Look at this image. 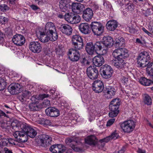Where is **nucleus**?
<instances>
[{
  "label": "nucleus",
  "mask_w": 153,
  "mask_h": 153,
  "mask_svg": "<svg viewBox=\"0 0 153 153\" xmlns=\"http://www.w3.org/2000/svg\"><path fill=\"white\" fill-rule=\"evenodd\" d=\"M151 58L149 53L146 51L141 52L137 58V64L139 67H148L149 63H150Z\"/></svg>",
  "instance_id": "obj_1"
},
{
  "label": "nucleus",
  "mask_w": 153,
  "mask_h": 153,
  "mask_svg": "<svg viewBox=\"0 0 153 153\" xmlns=\"http://www.w3.org/2000/svg\"><path fill=\"white\" fill-rule=\"evenodd\" d=\"M65 142L75 151L78 152H82L83 151V149L80 147L83 144L78 139L67 138L65 140Z\"/></svg>",
  "instance_id": "obj_2"
},
{
  "label": "nucleus",
  "mask_w": 153,
  "mask_h": 153,
  "mask_svg": "<svg viewBox=\"0 0 153 153\" xmlns=\"http://www.w3.org/2000/svg\"><path fill=\"white\" fill-rule=\"evenodd\" d=\"M91 30L94 35L100 36L104 31V27L103 24L100 22H93L90 24Z\"/></svg>",
  "instance_id": "obj_3"
},
{
  "label": "nucleus",
  "mask_w": 153,
  "mask_h": 153,
  "mask_svg": "<svg viewBox=\"0 0 153 153\" xmlns=\"http://www.w3.org/2000/svg\"><path fill=\"white\" fill-rule=\"evenodd\" d=\"M20 127L22 131L25 132L30 138H34L37 134L36 131L35 129L26 123H20Z\"/></svg>",
  "instance_id": "obj_4"
},
{
  "label": "nucleus",
  "mask_w": 153,
  "mask_h": 153,
  "mask_svg": "<svg viewBox=\"0 0 153 153\" xmlns=\"http://www.w3.org/2000/svg\"><path fill=\"white\" fill-rule=\"evenodd\" d=\"M112 53V55L115 59H125L129 56L128 50L125 48H117Z\"/></svg>",
  "instance_id": "obj_5"
},
{
  "label": "nucleus",
  "mask_w": 153,
  "mask_h": 153,
  "mask_svg": "<svg viewBox=\"0 0 153 153\" xmlns=\"http://www.w3.org/2000/svg\"><path fill=\"white\" fill-rule=\"evenodd\" d=\"M65 19L72 24H76L79 22L81 21L80 16L76 14L69 13L65 14Z\"/></svg>",
  "instance_id": "obj_6"
},
{
  "label": "nucleus",
  "mask_w": 153,
  "mask_h": 153,
  "mask_svg": "<svg viewBox=\"0 0 153 153\" xmlns=\"http://www.w3.org/2000/svg\"><path fill=\"white\" fill-rule=\"evenodd\" d=\"M135 126L134 121L132 120H129L123 123L120 126L124 132L130 133L133 131Z\"/></svg>",
  "instance_id": "obj_7"
},
{
  "label": "nucleus",
  "mask_w": 153,
  "mask_h": 153,
  "mask_svg": "<svg viewBox=\"0 0 153 153\" xmlns=\"http://www.w3.org/2000/svg\"><path fill=\"white\" fill-rule=\"evenodd\" d=\"M100 70L102 72L101 75L106 79L110 78L114 72L112 68L110 65L106 64L102 66Z\"/></svg>",
  "instance_id": "obj_8"
},
{
  "label": "nucleus",
  "mask_w": 153,
  "mask_h": 153,
  "mask_svg": "<svg viewBox=\"0 0 153 153\" xmlns=\"http://www.w3.org/2000/svg\"><path fill=\"white\" fill-rule=\"evenodd\" d=\"M86 74L88 77L92 80L96 79L99 75L97 68L95 67L92 66L87 68Z\"/></svg>",
  "instance_id": "obj_9"
},
{
  "label": "nucleus",
  "mask_w": 153,
  "mask_h": 153,
  "mask_svg": "<svg viewBox=\"0 0 153 153\" xmlns=\"http://www.w3.org/2000/svg\"><path fill=\"white\" fill-rule=\"evenodd\" d=\"M7 89L9 92L13 95L16 94L20 93L22 91L21 86L18 83L11 84Z\"/></svg>",
  "instance_id": "obj_10"
},
{
  "label": "nucleus",
  "mask_w": 153,
  "mask_h": 153,
  "mask_svg": "<svg viewBox=\"0 0 153 153\" xmlns=\"http://www.w3.org/2000/svg\"><path fill=\"white\" fill-rule=\"evenodd\" d=\"M105 88L103 83L101 80H96L93 84L92 89L96 93H100L102 91L103 92Z\"/></svg>",
  "instance_id": "obj_11"
},
{
  "label": "nucleus",
  "mask_w": 153,
  "mask_h": 153,
  "mask_svg": "<svg viewBox=\"0 0 153 153\" xmlns=\"http://www.w3.org/2000/svg\"><path fill=\"white\" fill-rule=\"evenodd\" d=\"M69 59L71 61L74 62L78 61L80 57V55L79 51H75L73 49L69 50L67 54Z\"/></svg>",
  "instance_id": "obj_12"
},
{
  "label": "nucleus",
  "mask_w": 153,
  "mask_h": 153,
  "mask_svg": "<svg viewBox=\"0 0 153 153\" xmlns=\"http://www.w3.org/2000/svg\"><path fill=\"white\" fill-rule=\"evenodd\" d=\"M29 48L32 52L37 53H40L42 49L41 45L39 42L36 41L30 42L29 45Z\"/></svg>",
  "instance_id": "obj_13"
},
{
  "label": "nucleus",
  "mask_w": 153,
  "mask_h": 153,
  "mask_svg": "<svg viewBox=\"0 0 153 153\" xmlns=\"http://www.w3.org/2000/svg\"><path fill=\"white\" fill-rule=\"evenodd\" d=\"M12 41L16 45L21 46L23 45L25 43V39L23 35L16 34L13 36Z\"/></svg>",
  "instance_id": "obj_14"
},
{
  "label": "nucleus",
  "mask_w": 153,
  "mask_h": 153,
  "mask_svg": "<svg viewBox=\"0 0 153 153\" xmlns=\"http://www.w3.org/2000/svg\"><path fill=\"white\" fill-rule=\"evenodd\" d=\"M82 12L83 13L82 18L86 22L90 21L93 17V11L89 7L85 8Z\"/></svg>",
  "instance_id": "obj_15"
},
{
  "label": "nucleus",
  "mask_w": 153,
  "mask_h": 153,
  "mask_svg": "<svg viewBox=\"0 0 153 153\" xmlns=\"http://www.w3.org/2000/svg\"><path fill=\"white\" fill-rule=\"evenodd\" d=\"M116 91L117 90L114 87L109 86L105 88L103 92L105 94V98L109 99L112 98L115 95Z\"/></svg>",
  "instance_id": "obj_16"
},
{
  "label": "nucleus",
  "mask_w": 153,
  "mask_h": 153,
  "mask_svg": "<svg viewBox=\"0 0 153 153\" xmlns=\"http://www.w3.org/2000/svg\"><path fill=\"white\" fill-rule=\"evenodd\" d=\"M66 149L65 147L61 144L52 145L49 148L50 151L53 153H63Z\"/></svg>",
  "instance_id": "obj_17"
},
{
  "label": "nucleus",
  "mask_w": 153,
  "mask_h": 153,
  "mask_svg": "<svg viewBox=\"0 0 153 153\" xmlns=\"http://www.w3.org/2000/svg\"><path fill=\"white\" fill-rule=\"evenodd\" d=\"M46 114L52 117H56L59 115V111L54 107H48L45 110Z\"/></svg>",
  "instance_id": "obj_18"
},
{
  "label": "nucleus",
  "mask_w": 153,
  "mask_h": 153,
  "mask_svg": "<svg viewBox=\"0 0 153 153\" xmlns=\"http://www.w3.org/2000/svg\"><path fill=\"white\" fill-rule=\"evenodd\" d=\"M59 29L63 33L67 36H70L72 34V28L68 24H64L61 25Z\"/></svg>",
  "instance_id": "obj_19"
},
{
  "label": "nucleus",
  "mask_w": 153,
  "mask_h": 153,
  "mask_svg": "<svg viewBox=\"0 0 153 153\" xmlns=\"http://www.w3.org/2000/svg\"><path fill=\"white\" fill-rule=\"evenodd\" d=\"M85 141L86 143L88 144L94 146L97 144L98 145H100L101 148L103 147L101 146V143H99L100 140L98 141V139L94 135L88 136L87 138L85 139Z\"/></svg>",
  "instance_id": "obj_20"
},
{
  "label": "nucleus",
  "mask_w": 153,
  "mask_h": 153,
  "mask_svg": "<svg viewBox=\"0 0 153 153\" xmlns=\"http://www.w3.org/2000/svg\"><path fill=\"white\" fill-rule=\"evenodd\" d=\"M118 137H119L118 134L117 132L116 131H115L113 132L110 135L100 140L99 143H101L102 147H103L105 145V142L107 143L112 139H116L118 138Z\"/></svg>",
  "instance_id": "obj_21"
},
{
  "label": "nucleus",
  "mask_w": 153,
  "mask_h": 153,
  "mask_svg": "<svg viewBox=\"0 0 153 153\" xmlns=\"http://www.w3.org/2000/svg\"><path fill=\"white\" fill-rule=\"evenodd\" d=\"M71 7L73 12L80 14L84 10L85 6L80 3L73 2Z\"/></svg>",
  "instance_id": "obj_22"
},
{
  "label": "nucleus",
  "mask_w": 153,
  "mask_h": 153,
  "mask_svg": "<svg viewBox=\"0 0 153 153\" xmlns=\"http://www.w3.org/2000/svg\"><path fill=\"white\" fill-rule=\"evenodd\" d=\"M102 42L105 49L111 47L114 45V40L112 37L110 36H106L103 37Z\"/></svg>",
  "instance_id": "obj_23"
},
{
  "label": "nucleus",
  "mask_w": 153,
  "mask_h": 153,
  "mask_svg": "<svg viewBox=\"0 0 153 153\" xmlns=\"http://www.w3.org/2000/svg\"><path fill=\"white\" fill-rule=\"evenodd\" d=\"M115 59L113 60V63L114 66L118 69H124L127 66L126 62L123 59Z\"/></svg>",
  "instance_id": "obj_24"
},
{
  "label": "nucleus",
  "mask_w": 153,
  "mask_h": 153,
  "mask_svg": "<svg viewBox=\"0 0 153 153\" xmlns=\"http://www.w3.org/2000/svg\"><path fill=\"white\" fill-rule=\"evenodd\" d=\"M80 31L85 34H88L91 32L90 25L88 23H84L81 24L79 26Z\"/></svg>",
  "instance_id": "obj_25"
},
{
  "label": "nucleus",
  "mask_w": 153,
  "mask_h": 153,
  "mask_svg": "<svg viewBox=\"0 0 153 153\" xmlns=\"http://www.w3.org/2000/svg\"><path fill=\"white\" fill-rule=\"evenodd\" d=\"M94 65L97 67L102 66L105 62V60L102 56L99 55L95 56L93 59Z\"/></svg>",
  "instance_id": "obj_26"
},
{
  "label": "nucleus",
  "mask_w": 153,
  "mask_h": 153,
  "mask_svg": "<svg viewBox=\"0 0 153 153\" xmlns=\"http://www.w3.org/2000/svg\"><path fill=\"white\" fill-rule=\"evenodd\" d=\"M41 142V145L44 147L47 146L52 141L51 137L47 135L42 134L40 140Z\"/></svg>",
  "instance_id": "obj_27"
},
{
  "label": "nucleus",
  "mask_w": 153,
  "mask_h": 153,
  "mask_svg": "<svg viewBox=\"0 0 153 153\" xmlns=\"http://www.w3.org/2000/svg\"><path fill=\"white\" fill-rule=\"evenodd\" d=\"M45 32L46 35H47V36L50 39V41L54 42L57 39L58 35L56 29Z\"/></svg>",
  "instance_id": "obj_28"
},
{
  "label": "nucleus",
  "mask_w": 153,
  "mask_h": 153,
  "mask_svg": "<svg viewBox=\"0 0 153 153\" xmlns=\"http://www.w3.org/2000/svg\"><path fill=\"white\" fill-rule=\"evenodd\" d=\"M118 26V22L114 20L108 21L106 24V27L108 30L114 31Z\"/></svg>",
  "instance_id": "obj_29"
},
{
  "label": "nucleus",
  "mask_w": 153,
  "mask_h": 153,
  "mask_svg": "<svg viewBox=\"0 0 153 153\" xmlns=\"http://www.w3.org/2000/svg\"><path fill=\"white\" fill-rule=\"evenodd\" d=\"M93 43L95 53H97L100 52L102 50L105 51L107 50V48L105 49L102 42L98 41L94 42Z\"/></svg>",
  "instance_id": "obj_30"
},
{
  "label": "nucleus",
  "mask_w": 153,
  "mask_h": 153,
  "mask_svg": "<svg viewBox=\"0 0 153 153\" xmlns=\"http://www.w3.org/2000/svg\"><path fill=\"white\" fill-rule=\"evenodd\" d=\"M114 42V45L116 48H121V47H124L125 40L123 37H119L115 39Z\"/></svg>",
  "instance_id": "obj_31"
},
{
  "label": "nucleus",
  "mask_w": 153,
  "mask_h": 153,
  "mask_svg": "<svg viewBox=\"0 0 153 153\" xmlns=\"http://www.w3.org/2000/svg\"><path fill=\"white\" fill-rule=\"evenodd\" d=\"M93 42H88L86 43L85 49L89 55L94 54L95 52Z\"/></svg>",
  "instance_id": "obj_32"
},
{
  "label": "nucleus",
  "mask_w": 153,
  "mask_h": 153,
  "mask_svg": "<svg viewBox=\"0 0 153 153\" xmlns=\"http://www.w3.org/2000/svg\"><path fill=\"white\" fill-rule=\"evenodd\" d=\"M49 97V95L46 94H43L40 95L39 96L37 95H33L30 98L32 102L31 103H36L39 102V100H43L44 98Z\"/></svg>",
  "instance_id": "obj_33"
},
{
  "label": "nucleus",
  "mask_w": 153,
  "mask_h": 153,
  "mask_svg": "<svg viewBox=\"0 0 153 153\" xmlns=\"http://www.w3.org/2000/svg\"><path fill=\"white\" fill-rule=\"evenodd\" d=\"M28 135L25 132L21 130V132H19V138L18 139L17 141L20 143H25L28 140Z\"/></svg>",
  "instance_id": "obj_34"
},
{
  "label": "nucleus",
  "mask_w": 153,
  "mask_h": 153,
  "mask_svg": "<svg viewBox=\"0 0 153 153\" xmlns=\"http://www.w3.org/2000/svg\"><path fill=\"white\" fill-rule=\"evenodd\" d=\"M110 110L108 115L110 117L113 118L116 117L119 112V108H116L114 107H109Z\"/></svg>",
  "instance_id": "obj_35"
},
{
  "label": "nucleus",
  "mask_w": 153,
  "mask_h": 153,
  "mask_svg": "<svg viewBox=\"0 0 153 153\" xmlns=\"http://www.w3.org/2000/svg\"><path fill=\"white\" fill-rule=\"evenodd\" d=\"M38 33L39 35V40L42 42H47L50 40V39L47 36V35H46L45 32L39 31Z\"/></svg>",
  "instance_id": "obj_36"
},
{
  "label": "nucleus",
  "mask_w": 153,
  "mask_h": 153,
  "mask_svg": "<svg viewBox=\"0 0 153 153\" xmlns=\"http://www.w3.org/2000/svg\"><path fill=\"white\" fill-rule=\"evenodd\" d=\"M140 83L145 86H148L153 83V80L152 81L147 79L145 77H141L139 80Z\"/></svg>",
  "instance_id": "obj_37"
},
{
  "label": "nucleus",
  "mask_w": 153,
  "mask_h": 153,
  "mask_svg": "<svg viewBox=\"0 0 153 153\" xmlns=\"http://www.w3.org/2000/svg\"><path fill=\"white\" fill-rule=\"evenodd\" d=\"M59 7L61 11L64 13L65 12L71 7L69 6V5H66L62 0H60L59 2Z\"/></svg>",
  "instance_id": "obj_38"
},
{
  "label": "nucleus",
  "mask_w": 153,
  "mask_h": 153,
  "mask_svg": "<svg viewBox=\"0 0 153 153\" xmlns=\"http://www.w3.org/2000/svg\"><path fill=\"white\" fill-rule=\"evenodd\" d=\"M120 100L118 98L114 99L110 102L109 106L114 107L116 108H119L120 105Z\"/></svg>",
  "instance_id": "obj_39"
},
{
  "label": "nucleus",
  "mask_w": 153,
  "mask_h": 153,
  "mask_svg": "<svg viewBox=\"0 0 153 153\" xmlns=\"http://www.w3.org/2000/svg\"><path fill=\"white\" fill-rule=\"evenodd\" d=\"M72 45L74 48V49H73L76 51L78 50H81L83 47V43L82 41L72 43Z\"/></svg>",
  "instance_id": "obj_40"
},
{
  "label": "nucleus",
  "mask_w": 153,
  "mask_h": 153,
  "mask_svg": "<svg viewBox=\"0 0 153 153\" xmlns=\"http://www.w3.org/2000/svg\"><path fill=\"white\" fill-rule=\"evenodd\" d=\"M56 27L54 23L51 22H47L45 26V31H47L49 30H55Z\"/></svg>",
  "instance_id": "obj_41"
},
{
  "label": "nucleus",
  "mask_w": 153,
  "mask_h": 153,
  "mask_svg": "<svg viewBox=\"0 0 153 153\" xmlns=\"http://www.w3.org/2000/svg\"><path fill=\"white\" fill-rule=\"evenodd\" d=\"M147 73L152 78L153 77V62H151L149 63L148 67L146 68Z\"/></svg>",
  "instance_id": "obj_42"
},
{
  "label": "nucleus",
  "mask_w": 153,
  "mask_h": 153,
  "mask_svg": "<svg viewBox=\"0 0 153 153\" xmlns=\"http://www.w3.org/2000/svg\"><path fill=\"white\" fill-rule=\"evenodd\" d=\"M143 101L145 104L150 105L152 104V99L150 97L148 94H144Z\"/></svg>",
  "instance_id": "obj_43"
},
{
  "label": "nucleus",
  "mask_w": 153,
  "mask_h": 153,
  "mask_svg": "<svg viewBox=\"0 0 153 153\" xmlns=\"http://www.w3.org/2000/svg\"><path fill=\"white\" fill-rule=\"evenodd\" d=\"M29 107L31 111H38L40 109V108L36 103H30L29 105Z\"/></svg>",
  "instance_id": "obj_44"
},
{
  "label": "nucleus",
  "mask_w": 153,
  "mask_h": 153,
  "mask_svg": "<svg viewBox=\"0 0 153 153\" xmlns=\"http://www.w3.org/2000/svg\"><path fill=\"white\" fill-rule=\"evenodd\" d=\"M83 40L82 37L79 35H74L72 37L71 43H74L78 42H82Z\"/></svg>",
  "instance_id": "obj_45"
},
{
  "label": "nucleus",
  "mask_w": 153,
  "mask_h": 153,
  "mask_svg": "<svg viewBox=\"0 0 153 153\" xmlns=\"http://www.w3.org/2000/svg\"><path fill=\"white\" fill-rule=\"evenodd\" d=\"M10 10V7L4 4L0 3V11L7 12Z\"/></svg>",
  "instance_id": "obj_46"
},
{
  "label": "nucleus",
  "mask_w": 153,
  "mask_h": 153,
  "mask_svg": "<svg viewBox=\"0 0 153 153\" xmlns=\"http://www.w3.org/2000/svg\"><path fill=\"white\" fill-rule=\"evenodd\" d=\"M129 32L131 33H135L138 31V27L136 24H132L131 26L128 27Z\"/></svg>",
  "instance_id": "obj_47"
},
{
  "label": "nucleus",
  "mask_w": 153,
  "mask_h": 153,
  "mask_svg": "<svg viewBox=\"0 0 153 153\" xmlns=\"http://www.w3.org/2000/svg\"><path fill=\"white\" fill-rule=\"evenodd\" d=\"M7 85L6 82L2 78L0 77V91L3 90Z\"/></svg>",
  "instance_id": "obj_48"
},
{
  "label": "nucleus",
  "mask_w": 153,
  "mask_h": 153,
  "mask_svg": "<svg viewBox=\"0 0 153 153\" xmlns=\"http://www.w3.org/2000/svg\"><path fill=\"white\" fill-rule=\"evenodd\" d=\"M4 30L5 32L4 34L8 36H10L13 35V31L11 28L8 27L4 29Z\"/></svg>",
  "instance_id": "obj_49"
},
{
  "label": "nucleus",
  "mask_w": 153,
  "mask_h": 153,
  "mask_svg": "<svg viewBox=\"0 0 153 153\" xmlns=\"http://www.w3.org/2000/svg\"><path fill=\"white\" fill-rule=\"evenodd\" d=\"M80 62L82 64V66H87L89 65L90 62L85 57L82 58L80 60Z\"/></svg>",
  "instance_id": "obj_50"
},
{
  "label": "nucleus",
  "mask_w": 153,
  "mask_h": 153,
  "mask_svg": "<svg viewBox=\"0 0 153 153\" xmlns=\"http://www.w3.org/2000/svg\"><path fill=\"white\" fill-rule=\"evenodd\" d=\"M22 94L26 100L28 99L30 96H31V92L28 91H25L23 92L22 93Z\"/></svg>",
  "instance_id": "obj_51"
},
{
  "label": "nucleus",
  "mask_w": 153,
  "mask_h": 153,
  "mask_svg": "<svg viewBox=\"0 0 153 153\" xmlns=\"http://www.w3.org/2000/svg\"><path fill=\"white\" fill-rule=\"evenodd\" d=\"M51 122L50 120L46 119H43L42 120V124L45 126L51 125Z\"/></svg>",
  "instance_id": "obj_52"
},
{
  "label": "nucleus",
  "mask_w": 153,
  "mask_h": 153,
  "mask_svg": "<svg viewBox=\"0 0 153 153\" xmlns=\"http://www.w3.org/2000/svg\"><path fill=\"white\" fill-rule=\"evenodd\" d=\"M8 19L7 18L2 16H0V24H5L7 23Z\"/></svg>",
  "instance_id": "obj_53"
},
{
  "label": "nucleus",
  "mask_w": 153,
  "mask_h": 153,
  "mask_svg": "<svg viewBox=\"0 0 153 153\" xmlns=\"http://www.w3.org/2000/svg\"><path fill=\"white\" fill-rule=\"evenodd\" d=\"M50 101L46 99L42 103V108H45L47 107H49L50 105Z\"/></svg>",
  "instance_id": "obj_54"
},
{
  "label": "nucleus",
  "mask_w": 153,
  "mask_h": 153,
  "mask_svg": "<svg viewBox=\"0 0 153 153\" xmlns=\"http://www.w3.org/2000/svg\"><path fill=\"white\" fill-rule=\"evenodd\" d=\"M4 36L5 34L0 30V44H1L4 42Z\"/></svg>",
  "instance_id": "obj_55"
},
{
  "label": "nucleus",
  "mask_w": 153,
  "mask_h": 153,
  "mask_svg": "<svg viewBox=\"0 0 153 153\" xmlns=\"http://www.w3.org/2000/svg\"><path fill=\"white\" fill-rule=\"evenodd\" d=\"M115 120V118H112L109 120L107 122L106 126H110L112 125L114 123Z\"/></svg>",
  "instance_id": "obj_56"
},
{
  "label": "nucleus",
  "mask_w": 153,
  "mask_h": 153,
  "mask_svg": "<svg viewBox=\"0 0 153 153\" xmlns=\"http://www.w3.org/2000/svg\"><path fill=\"white\" fill-rule=\"evenodd\" d=\"M23 97L22 93L21 94H19L18 95L17 98L22 102H23L26 101L25 99Z\"/></svg>",
  "instance_id": "obj_57"
},
{
  "label": "nucleus",
  "mask_w": 153,
  "mask_h": 153,
  "mask_svg": "<svg viewBox=\"0 0 153 153\" xmlns=\"http://www.w3.org/2000/svg\"><path fill=\"white\" fill-rule=\"evenodd\" d=\"M30 7L31 8V9L35 11L37 10L38 9H40V8L36 5L34 4H32L30 5Z\"/></svg>",
  "instance_id": "obj_58"
},
{
  "label": "nucleus",
  "mask_w": 153,
  "mask_h": 153,
  "mask_svg": "<svg viewBox=\"0 0 153 153\" xmlns=\"http://www.w3.org/2000/svg\"><path fill=\"white\" fill-rule=\"evenodd\" d=\"M152 14V13L150 10V9H148L146 11L145 16L148 17L149 16L151 15Z\"/></svg>",
  "instance_id": "obj_59"
},
{
  "label": "nucleus",
  "mask_w": 153,
  "mask_h": 153,
  "mask_svg": "<svg viewBox=\"0 0 153 153\" xmlns=\"http://www.w3.org/2000/svg\"><path fill=\"white\" fill-rule=\"evenodd\" d=\"M149 30L153 33V23L152 24H149L148 25Z\"/></svg>",
  "instance_id": "obj_60"
},
{
  "label": "nucleus",
  "mask_w": 153,
  "mask_h": 153,
  "mask_svg": "<svg viewBox=\"0 0 153 153\" xmlns=\"http://www.w3.org/2000/svg\"><path fill=\"white\" fill-rule=\"evenodd\" d=\"M65 3V4L66 5H69V6L71 7V0H62Z\"/></svg>",
  "instance_id": "obj_61"
},
{
  "label": "nucleus",
  "mask_w": 153,
  "mask_h": 153,
  "mask_svg": "<svg viewBox=\"0 0 153 153\" xmlns=\"http://www.w3.org/2000/svg\"><path fill=\"white\" fill-rule=\"evenodd\" d=\"M21 132V131H16L13 134V136L16 139H17V140H18V137L19 136V132Z\"/></svg>",
  "instance_id": "obj_62"
},
{
  "label": "nucleus",
  "mask_w": 153,
  "mask_h": 153,
  "mask_svg": "<svg viewBox=\"0 0 153 153\" xmlns=\"http://www.w3.org/2000/svg\"><path fill=\"white\" fill-rule=\"evenodd\" d=\"M126 150L125 147H123L122 149L118 152L117 153H124Z\"/></svg>",
  "instance_id": "obj_63"
},
{
  "label": "nucleus",
  "mask_w": 153,
  "mask_h": 153,
  "mask_svg": "<svg viewBox=\"0 0 153 153\" xmlns=\"http://www.w3.org/2000/svg\"><path fill=\"white\" fill-rule=\"evenodd\" d=\"M56 53L59 55L61 54L62 52V50L59 48H56Z\"/></svg>",
  "instance_id": "obj_64"
}]
</instances>
